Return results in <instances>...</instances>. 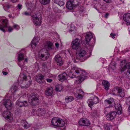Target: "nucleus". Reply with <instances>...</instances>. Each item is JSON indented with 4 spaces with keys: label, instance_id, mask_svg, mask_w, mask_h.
<instances>
[{
    "label": "nucleus",
    "instance_id": "nucleus-1",
    "mask_svg": "<svg viewBox=\"0 0 130 130\" xmlns=\"http://www.w3.org/2000/svg\"><path fill=\"white\" fill-rule=\"evenodd\" d=\"M92 33L89 32L87 33L86 37V46L89 51V56L86 55L87 53L85 50L80 49L77 52L78 56L77 58L80 59L81 61H83L89 57L91 55L92 51L95 42V40L93 38Z\"/></svg>",
    "mask_w": 130,
    "mask_h": 130
},
{
    "label": "nucleus",
    "instance_id": "nucleus-2",
    "mask_svg": "<svg viewBox=\"0 0 130 130\" xmlns=\"http://www.w3.org/2000/svg\"><path fill=\"white\" fill-rule=\"evenodd\" d=\"M24 55L23 53H20L18 55V60L19 61L18 65L21 69V72L20 73L19 77L18 79V82L20 84L22 83L24 84V86H22L24 87H27L31 84V80L30 77L29 76H26L25 73L24 72L26 70V67L24 66V63L22 64L21 61L24 58Z\"/></svg>",
    "mask_w": 130,
    "mask_h": 130
},
{
    "label": "nucleus",
    "instance_id": "nucleus-3",
    "mask_svg": "<svg viewBox=\"0 0 130 130\" xmlns=\"http://www.w3.org/2000/svg\"><path fill=\"white\" fill-rule=\"evenodd\" d=\"M69 76L70 77L77 78L75 83L78 84L81 83L88 77L87 73L84 70L77 67L74 65H72L71 66Z\"/></svg>",
    "mask_w": 130,
    "mask_h": 130
},
{
    "label": "nucleus",
    "instance_id": "nucleus-4",
    "mask_svg": "<svg viewBox=\"0 0 130 130\" xmlns=\"http://www.w3.org/2000/svg\"><path fill=\"white\" fill-rule=\"evenodd\" d=\"M36 0H26L25 4L28 11H24L22 14L26 16L30 15L31 17V14L34 15L36 9Z\"/></svg>",
    "mask_w": 130,
    "mask_h": 130
},
{
    "label": "nucleus",
    "instance_id": "nucleus-5",
    "mask_svg": "<svg viewBox=\"0 0 130 130\" xmlns=\"http://www.w3.org/2000/svg\"><path fill=\"white\" fill-rule=\"evenodd\" d=\"M12 97V96H10L9 94H7L5 98L2 101V103L5 107L8 109H11L12 108V103L10 100Z\"/></svg>",
    "mask_w": 130,
    "mask_h": 130
},
{
    "label": "nucleus",
    "instance_id": "nucleus-6",
    "mask_svg": "<svg viewBox=\"0 0 130 130\" xmlns=\"http://www.w3.org/2000/svg\"><path fill=\"white\" fill-rule=\"evenodd\" d=\"M38 95L34 93H32L29 96V103L31 105H35L38 104L39 102Z\"/></svg>",
    "mask_w": 130,
    "mask_h": 130
},
{
    "label": "nucleus",
    "instance_id": "nucleus-7",
    "mask_svg": "<svg viewBox=\"0 0 130 130\" xmlns=\"http://www.w3.org/2000/svg\"><path fill=\"white\" fill-rule=\"evenodd\" d=\"M40 15L39 12H36L34 15L31 14L32 22L36 26L40 25L41 23V19L38 17Z\"/></svg>",
    "mask_w": 130,
    "mask_h": 130
},
{
    "label": "nucleus",
    "instance_id": "nucleus-8",
    "mask_svg": "<svg viewBox=\"0 0 130 130\" xmlns=\"http://www.w3.org/2000/svg\"><path fill=\"white\" fill-rule=\"evenodd\" d=\"M38 55L40 58L43 60L47 59L49 56L48 51L44 48H42L38 52Z\"/></svg>",
    "mask_w": 130,
    "mask_h": 130
},
{
    "label": "nucleus",
    "instance_id": "nucleus-9",
    "mask_svg": "<svg viewBox=\"0 0 130 130\" xmlns=\"http://www.w3.org/2000/svg\"><path fill=\"white\" fill-rule=\"evenodd\" d=\"M51 123L53 125L59 127L63 126L65 124L63 120L56 118H54L52 119Z\"/></svg>",
    "mask_w": 130,
    "mask_h": 130
},
{
    "label": "nucleus",
    "instance_id": "nucleus-10",
    "mask_svg": "<svg viewBox=\"0 0 130 130\" xmlns=\"http://www.w3.org/2000/svg\"><path fill=\"white\" fill-rule=\"evenodd\" d=\"M81 44L80 40L76 38L72 41L71 43L72 47L73 49L76 50L80 47Z\"/></svg>",
    "mask_w": 130,
    "mask_h": 130
},
{
    "label": "nucleus",
    "instance_id": "nucleus-11",
    "mask_svg": "<svg viewBox=\"0 0 130 130\" xmlns=\"http://www.w3.org/2000/svg\"><path fill=\"white\" fill-rule=\"evenodd\" d=\"M126 69H130V62H126L125 61H122L120 64V70L123 72Z\"/></svg>",
    "mask_w": 130,
    "mask_h": 130
},
{
    "label": "nucleus",
    "instance_id": "nucleus-12",
    "mask_svg": "<svg viewBox=\"0 0 130 130\" xmlns=\"http://www.w3.org/2000/svg\"><path fill=\"white\" fill-rule=\"evenodd\" d=\"M3 115L6 119L8 120H13L12 114L9 111L7 110L3 112Z\"/></svg>",
    "mask_w": 130,
    "mask_h": 130
},
{
    "label": "nucleus",
    "instance_id": "nucleus-13",
    "mask_svg": "<svg viewBox=\"0 0 130 130\" xmlns=\"http://www.w3.org/2000/svg\"><path fill=\"white\" fill-rule=\"evenodd\" d=\"M79 125L83 126H88L90 124L89 120L86 118L81 119L79 121Z\"/></svg>",
    "mask_w": 130,
    "mask_h": 130
},
{
    "label": "nucleus",
    "instance_id": "nucleus-14",
    "mask_svg": "<svg viewBox=\"0 0 130 130\" xmlns=\"http://www.w3.org/2000/svg\"><path fill=\"white\" fill-rule=\"evenodd\" d=\"M114 100L112 98H110L105 100L104 102V105L106 107H108L113 104Z\"/></svg>",
    "mask_w": 130,
    "mask_h": 130
},
{
    "label": "nucleus",
    "instance_id": "nucleus-15",
    "mask_svg": "<svg viewBox=\"0 0 130 130\" xmlns=\"http://www.w3.org/2000/svg\"><path fill=\"white\" fill-rule=\"evenodd\" d=\"M40 40L39 37L36 36L33 38L31 43V46L32 48H34L36 46L39 42Z\"/></svg>",
    "mask_w": 130,
    "mask_h": 130
},
{
    "label": "nucleus",
    "instance_id": "nucleus-16",
    "mask_svg": "<svg viewBox=\"0 0 130 130\" xmlns=\"http://www.w3.org/2000/svg\"><path fill=\"white\" fill-rule=\"evenodd\" d=\"M117 112L113 111L109 113H107L106 116V119L109 120H110L113 119L115 117Z\"/></svg>",
    "mask_w": 130,
    "mask_h": 130
},
{
    "label": "nucleus",
    "instance_id": "nucleus-17",
    "mask_svg": "<svg viewBox=\"0 0 130 130\" xmlns=\"http://www.w3.org/2000/svg\"><path fill=\"white\" fill-rule=\"evenodd\" d=\"M7 21L6 19H3L2 20V25L0 24V30L4 32L5 31V29L7 27Z\"/></svg>",
    "mask_w": 130,
    "mask_h": 130
},
{
    "label": "nucleus",
    "instance_id": "nucleus-18",
    "mask_svg": "<svg viewBox=\"0 0 130 130\" xmlns=\"http://www.w3.org/2000/svg\"><path fill=\"white\" fill-rule=\"evenodd\" d=\"M68 78L67 74L64 72L58 76V79L60 81L62 82L66 80Z\"/></svg>",
    "mask_w": 130,
    "mask_h": 130
},
{
    "label": "nucleus",
    "instance_id": "nucleus-19",
    "mask_svg": "<svg viewBox=\"0 0 130 130\" xmlns=\"http://www.w3.org/2000/svg\"><path fill=\"white\" fill-rule=\"evenodd\" d=\"M123 19L126 22L130 24V13H127L123 15Z\"/></svg>",
    "mask_w": 130,
    "mask_h": 130
},
{
    "label": "nucleus",
    "instance_id": "nucleus-20",
    "mask_svg": "<svg viewBox=\"0 0 130 130\" xmlns=\"http://www.w3.org/2000/svg\"><path fill=\"white\" fill-rule=\"evenodd\" d=\"M36 113L38 116H44L46 113L45 110L44 109L39 108L37 110Z\"/></svg>",
    "mask_w": 130,
    "mask_h": 130
},
{
    "label": "nucleus",
    "instance_id": "nucleus-21",
    "mask_svg": "<svg viewBox=\"0 0 130 130\" xmlns=\"http://www.w3.org/2000/svg\"><path fill=\"white\" fill-rule=\"evenodd\" d=\"M44 45L46 49L48 50H51L53 48V43L50 41H47L44 44Z\"/></svg>",
    "mask_w": 130,
    "mask_h": 130
},
{
    "label": "nucleus",
    "instance_id": "nucleus-22",
    "mask_svg": "<svg viewBox=\"0 0 130 130\" xmlns=\"http://www.w3.org/2000/svg\"><path fill=\"white\" fill-rule=\"evenodd\" d=\"M55 59L58 65L61 66L62 65L63 62L62 61L61 58L60 56L59 55H56Z\"/></svg>",
    "mask_w": 130,
    "mask_h": 130
},
{
    "label": "nucleus",
    "instance_id": "nucleus-23",
    "mask_svg": "<svg viewBox=\"0 0 130 130\" xmlns=\"http://www.w3.org/2000/svg\"><path fill=\"white\" fill-rule=\"evenodd\" d=\"M44 79V76L41 74L37 75L36 77V80L39 83H41L43 82Z\"/></svg>",
    "mask_w": 130,
    "mask_h": 130
},
{
    "label": "nucleus",
    "instance_id": "nucleus-24",
    "mask_svg": "<svg viewBox=\"0 0 130 130\" xmlns=\"http://www.w3.org/2000/svg\"><path fill=\"white\" fill-rule=\"evenodd\" d=\"M75 5L73 4V1L72 0L68 1L67 4V8L69 9H72Z\"/></svg>",
    "mask_w": 130,
    "mask_h": 130
},
{
    "label": "nucleus",
    "instance_id": "nucleus-25",
    "mask_svg": "<svg viewBox=\"0 0 130 130\" xmlns=\"http://www.w3.org/2000/svg\"><path fill=\"white\" fill-rule=\"evenodd\" d=\"M115 107L117 111V113L120 115L121 113L122 108L120 104L118 103L115 105Z\"/></svg>",
    "mask_w": 130,
    "mask_h": 130
},
{
    "label": "nucleus",
    "instance_id": "nucleus-26",
    "mask_svg": "<svg viewBox=\"0 0 130 130\" xmlns=\"http://www.w3.org/2000/svg\"><path fill=\"white\" fill-rule=\"evenodd\" d=\"M102 85L106 90L109 89L110 84L106 80H103L102 82Z\"/></svg>",
    "mask_w": 130,
    "mask_h": 130
},
{
    "label": "nucleus",
    "instance_id": "nucleus-27",
    "mask_svg": "<svg viewBox=\"0 0 130 130\" xmlns=\"http://www.w3.org/2000/svg\"><path fill=\"white\" fill-rule=\"evenodd\" d=\"M83 94V92L82 91V90L79 89V90L78 91H77L75 94V95L77 98L80 99L82 98L83 96L82 95V94Z\"/></svg>",
    "mask_w": 130,
    "mask_h": 130
},
{
    "label": "nucleus",
    "instance_id": "nucleus-28",
    "mask_svg": "<svg viewBox=\"0 0 130 130\" xmlns=\"http://www.w3.org/2000/svg\"><path fill=\"white\" fill-rule=\"evenodd\" d=\"M21 123L22 125L23 126L25 129L28 128L30 126V125L24 120H22L21 121Z\"/></svg>",
    "mask_w": 130,
    "mask_h": 130
},
{
    "label": "nucleus",
    "instance_id": "nucleus-29",
    "mask_svg": "<svg viewBox=\"0 0 130 130\" xmlns=\"http://www.w3.org/2000/svg\"><path fill=\"white\" fill-rule=\"evenodd\" d=\"M118 92V95L121 97H123L124 96L125 93L123 90L121 88H118V90L116 91Z\"/></svg>",
    "mask_w": 130,
    "mask_h": 130
},
{
    "label": "nucleus",
    "instance_id": "nucleus-30",
    "mask_svg": "<svg viewBox=\"0 0 130 130\" xmlns=\"http://www.w3.org/2000/svg\"><path fill=\"white\" fill-rule=\"evenodd\" d=\"M53 92V89L52 88H48L45 91V94L47 96L51 95Z\"/></svg>",
    "mask_w": 130,
    "mask_h": 130
},
{
    "label": "nucleus",
    "instance_id": "nucleus-31",
    "mask_svg": "<svg viewBox=\"0 0 130 130\" xmlns=\"http://www.w3.org/2000/svg\"><path fill=\"white\" fill-rule=\"evenodd\" d=\"M18 88V86L15 84H14L11 87L9 92H11L12 93H13L17 91Z\"/></svg>",
    "mask_w": 130,
    "mask_h": 130
},
{
    "label": "nucleus",
    "instance_id": "nucleus-32",
    "mask_svg": "<svg viewBox=\"0 0 130 130\" xmlns=\"http://www.w3.org/2000/svg\"><path fill=\"white\" fill-rule=\"evenodd\" d=\"M54 2L60 7L63 6L64 4L63 0H54Z\"/></svg>",
    "mask_w": 130,
    "mask_h": 130
},
{
    "label": "nucleus",
    "instance_id": "nucleus-33",
    "mask_svg": "<svg viewBox=\"0 0 130 130\" xmlns=\"http://www.w3.org/2000/svg\"><path fill=\"white\" fill-rule=\"evenodd\" d=\"M91 98L92 99L94 104H97L99 102V100L97 96L92 95Z\"/></svg>",
    "mask_w": 130,
    "mask_h": 130
},
{
    "label": "nucleus",
    "instance_id": "nucleus-34",
    "mask_svg": "<svg viewBox=\"0 0 130 130\" xmlns=\"http://www.w3.org/2000/svg\"><path fill=\"white\" fill-rule=\"evenodd\" d=\"M116 63L115 62H111L109 66L110 69L112 70H115L116 69Z\"/></svg>",
    "mask_w": 130,
    "mask_h": 130
},
{
    "label": "nucleus",
    "instance_id": "nucleus-35",
    "mask_svg": "<svg viewBox=\"0 0 130 130\" xmlns=\"http://www.w3.org/2000/svg\"><path fill=\"white\" fill-rule=\"evenodd\" d=\"M66 101L67 103L71 102L74 100V98L71 96H66L65 98Z\"/></svg>",
    "mask_w": 130,
    "mask_h": 130
},
{
    "label": "nucleus",
    "instance_id": "nucleus-36",
    "mask_svg": "<svg viewBox=\"0 0 130 130\" xmlns=\"http://www.w3.org/2000/svg\"><path fill=\"white\" fill-rule=\"evenodd\" d=\"M63 87L61 85H57L55 86V90L56 91L60 92L63 89Z\"/></svg>",
    "mask_w": 130,
    "mask_h": 130
},
{
    "label": "nucleus",
    "instance_id": "nucleus-37",
    "mask_svg": "<svg viewBox=\"0 0 130 130\" xmlns=\"http://www.w3.org/2000/svg\"><path fill=\"white\" fill-rule=\"evenodd\" d=\"M40 3L43 5H46L48 4L50 0H39Z\"/></svg>",
    "mask_w": 130,
    "mask_h": 130
},
{
    "label": "nucleus",
    "instance_id": "nucleus-38",
    "mask_svg": "<svg viewBox=\"0 0 130 130\" xmlns=\"http://www.w3.org/2000/svg\"><path fill=\"white\" fill-rule=\"evenodd\" d=\"M87 103L88 105L90 107H92L94 104L93 100L91 98V99H89L87 101Z\"/></svg>",
    "mask_w": 130,
    "mask_h": 130
},
{
    "label": "nucleus",
    "instance_id": "nucleus-39",
    "mask_svg": "<svg viewBox=\"0 0 130 130\" xmlns=\"http://www.w3.org/2000/svg\"><path fill=\"white\" fill-rule=\"evenodd\" d=\"M69 32L72 34H74L76 32L75 27L73 26L71 27L69 30Z\"/></svg>",
    "mask_w": 130,
    "mask_h": 130
},
{
    "label": "nucleus",
    "instance_id": "nucleus-40",
    "mask_svg": "<svg viewBox=\"0 0 130 130\" xmlns=\"http://www.w3.org/2000/svg\"><path fill=\"white\" fill-rule=\"evenodd\" d=\"M104 130H109L111 126L109 124L107 123L104 125Z\"/></svg>",
    "mask_w": 130,
    "mask_h": 130
},
{
    "label": "nucleus",
    "instance_id": "nucleus-41",
    "mask_svg": "<svg viewBox=\"0 0 130 130\" xmlns=\"http://www.w3.org/2000/svg\"><path fill=\"white\" fill-rule=\"evenodd\" d=\"M16 104L20 107H23V102L21 101L20 99H19L17 101Z\"/></svg>",
    "mask_w": 130,
    "mask_h": 130
},
{
    "label": "nucleus",
    "instance_id": "nucleus-42",
    "mask_svg": "<svg viewBox=\"0 0 130 130\" xmlns=\"http://www.w3.org/2000/svg\"><path fill=\"white\" fill-rule=\"evenodd\" d=\"M125 76L127 78L130 79V69L127 70L125 73Z\"/></svg>",
    "mask_w": 130,
    "mask_h": 130
},
{
    "label": "nucleus",
    "instance_id": "nucleus-43",
    "mask_svg": "<svg viewBox=\"0 0 130 130\" xmlns=\"http://www.w3.org/2000/svg\"><path fill=\"white\" fill-rule=\"evenodd\" d=\"M21 111L19 108H17L15 111V114L16 115L20 116L21 115Z\"/></svg>",
    "mask_w": 130,
    "mask_h": 130
},
{
    "label": "nucleus",
    "instance_id": "nucleus-44",
    "mask_svg": "<svg viewBox=\"0 0 130 130\" xmlns=\"http://www.w3.org/2000/svg\"><path fill=\"white\" fill-rule=\"evenodd\" d=\"M35 68H34V70L35 72H36L38 71L39 69L38 64L37 63H35Z\"/></svg>",
    "mask_w": 130,
    "mask_h": 130
},
{
    "label": "nucleus",
    "instance_id": "nucleus-45",
    "mask_svg": "<svg viewBox=\"0 0 130 130\" xmlns=\"http://www.w3.org/2000/svg\"><path fill=\"white\" fill-rule=\"evenodd\" d=\"M3 7L4 9L6 10L7 11V10L10 8V7L11 5L9 4H7L5 6H3Z\"/></svg>",
    "mask_w": 130,
    "mask_h": 130
},
{
    "label": "nucleus",
    "instance_id": "nucleus-46",
    "mask_svg": "<svg viewBox=\"0 0 130 130\" xmlns=\"http://www.w3.org/2000/svg\"><path fill=\"white\" fill-rule=\"evenodd\" d=\"M118 88L119 87H117L114 88L112 91L113 94H118V92L116 91L118 90Z\"/></svg>",
    "mask_w": 130,
    "mask_h": 130
},
{
    "label": "nucleus",
    "instance_id": "nucleus-47",
    "mask_svg": "<svg viewBox=\"0 0 130 130\" xmlns=\"http://www.w3.org/2000/svg\"><path fill=\"white\" fill-rule=\"evenodd\" d=\"M22 95L21 96V98H22L24 99H25L27 97L28 94H26V93H22Z\"/></svg>",
    "mask_w": 130,
    "mask_h": 130
},
{
    "label": "nucleus",
    "instance_id": "nucleus-48",
    "mask_svg": "<svg viewBox=\"0 0 130 130\" xmlns=\"http://www.w3.org/2000/svg\"><path fill=\"white\" fill-rule=\"evenodd\" d=\"M13 27L14 29L17 30H18L20 28L19 26L17 24H14L13 25Z\"/></svg>",
    "mask_w": 130,
    "mask_h": 130
},
{
    "label": "nucleus",
    "instance_id": "nucleus-49",
    "mask_svg": "<svg viewBox=\"0 0 130 130\" xmlns=\"http://www.w3.org/2000/svg\"><path fill=\"white\" fill-rule=\"evenodd\" d=\"M23 107L26 106L28 105V102L27 101H25L23 102Z\"/></svg>",
    "mask_w": 130,
    "mask_h": 130
},
{
    "label": "nucleus",
    "instance_id": "nucleus-50",
    "mask_svg": "<svg viewBox=\"0 0 130 130\" xmlns=\"http://www.w3.org/2000/svg\"><path fill=\"white\" fill-rule=\"evenodd\" d=\"M126 102L127 104L128 105H130V96L127 99Z\"/></svg>",
    "mask_w": 130,
    "mask_h": 130
},
{
    "label": "nucleus",
    "instance_id": "nucleus-51",
    "mask_svg": "<svg viewBox=\"0 0 130 130\" xmlns=\"http://www.w3.org/2000/svg\"><path fill=\"white\" fill-rule=\"evenodd\" d=\"M108 107H107V108H105L104 110V113L106 114H107V113L109 111V109Z\"/></svg>",
    "mask_w": 130,
    "mask_h": 130
},
{
    "label": "nucleus",
    "instance_id": "nucleus-52",
    "mask_svg": "<svg viewBox=\"0 0 130 130\" xmlns=\"http://www.w3.org/2000/svg\"><path fill=\"white\" fill-rule=\"evenodd\" d=\"M55 45L57 49H58L59 48V43L58 42H56L55 43Z\"/></svg>",
    "mask_w": 130,
    "mask_h": 130
},
{
    "label": "nucleus",
    "instance_id": "nucleus-53",
    "mask_svg": "<svg viewBox=\"0 0 130 130\" xmlns=\"http://www.w3.org/2000/svg\"><path fill=\"white\" fill-rule=\"evenodd\" d=\"M8 31L9 32H11L12 31L13 29V28L12 27L9 26L8 27Z\"/></svg>",
    "mask_w": 130,
    "mask_h": 130
},
{
    "label": "nucleus",
    "instance_id": "nucleus-54",
    "mask_svg": "<svg viewBox=\"0 0 130 130\" xmlns=\"http://www.w3.org/2000/svg\"><path fill=\"white\" fill-rule=\"evenodd\" d=\"M116 1L119 4H120L124 3V1L121 0H116Z\"/></svg>",
    "mask_w": 130,
    "mask_h": 130
},
{
    "label": "nucleus",
    "instance_id": "nucleus-55",
    "mask_svg": "<svg viewBox=\"0 0 130 130\" xmlns=\"http://www.w3.org/2000/svg\"><path fill=\"white\" fill-rule=\"evenodd\" d=\"M91 114L93 116H95L96 115V110L94 111V112H92Z\"/></svg>",
    "mask_w": 130,
    "mask_h": 130
},
{
    "label": "nucleus",
    "instance_id": "nucleus-56",
    "mask_svg": "<svg viewBox=\"0 0 130 130\" xmlns=\"http://www.w3.org/2000/svg\"><path fill=\"white\" fill-rule=\"evenodd\" d=\"M110 35L111 37L113 38H115V36H116V34H113L112 33H111Z\"/></svg>",
    "mask_w": 130,
    "mask_h": 130
},
{
    "label": "nucleus",
    "instance_id": "nucleus-57",
    "mask_svg": "<svg viewBox=\"0 0 130 130\" xmlns=\"http://www.w3.org/2000/svg\"><path fill=\"white\" fill-rule=\"evenodd\" d=\"M18 7L19 9H21L22 8V5L21 4H18Z\"/></svg>",
    "mask_w": 130,
    "mask_h": 130
},
{
    "label": "nucleus",
    "instance_id": "nucleus-58",
    "mask_svg": "<svg viewBox=\"0 0 130 130\" xmlns=\"http://www.w3.org/2000/svg\"><path fill=\"white\" fill-rule=\"evenodd\" d=\"M46 80L47 82L49 83H51L53 81L52 79L49 78L46 79Z\"/></svg>",
    "mask_w": 130,
    "mask_h": 130
},
{
    "label": "nucleus",
    "instance_id": "nucleus-59",
    "mask_svg": "<svg viewBox=\"0 0 130 130\" xmlns=\"http://www.w3.org/2000/svg\"><path fill=\"white\" fill-rule=\"evenodd\" d=\"M2 73H3V75H6L8 74V72H7L3 71Z\"/></svg>",
    "mask_w": 130,
    "mask_h": 130
},
{
    "label": "nucleus",
    "instance_id": "nucleus-60",
    "mask_svg": "<svg viewBox=\"0 0 130 130\" xmlns=\"http://www.w3.org/2000/svg\"><path fill=\"white\" fill-rule=\"evenodd\" d=\"M107 3H110L111 2V0H103Z\"/></svg>",
    "mask_w": 130,
    "mask_h": 130
},
{
    "label": "nucleus",
    "instance_id": "nucleus-61",
    "mask_svg": "<svg viewBox=\"0 0 130 130\" xmlns=\"http://www.w3.org/2000/svg\"><path fill=\"white\" fill-rule=\"evenodd\" d=\"M36 112V110L34 109H33L32 110V113H31L32 115H31V116H33L34 115V114L33 113H34L35 112Z\"/></svg>",
    "mask_w": 130,
    "mask_h": 130
},
{
    "label": "nucleus",
    "instance_id": "nucleus-62",
    "mask_svg": "<svg viewBox=\"0 0 130 130\" xmlns=\"http://www.w3.org/2000/svg\"><path fill=\"white\" fill-rule=\"evenodd\" d=\"M129 106L128 109V112L129 114H130V105H129Z\"/></svg>",
    "mask_w": 130,
    "mask_h": 130
},
{
    "label": "nucleus",
    "instance_id": "nucleus-63",
    "mask_svg": "<svg viewBox=\"0 0 130 130\" xmlns=\"http://www.w3.org/2000/svg\"><path fill=\"white\" fill-rule=\"evenodd\" d=\"M7 126H6L4 127V128L3 127L2 128V130H7Z\"/></svg>",
    "mask_w": 130,
    "mask_h": 130
},
{
    "label": "nucleus",
    "instance_id": "nucleus-64",
    "mask_svg": "<svg viewBox=\"0 0 130 130\" xmlns=\"http://www.w3.org/2000/svg\"><path fill=\"white\" fill-rule=\"evenodd\" d=\"M57 104H59L60 105H61L62 104V103L60 101H57Z\"/></svg>",
    "mask_w": 130,
    "mask_h": 130
}]
</instances>
